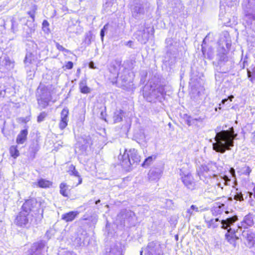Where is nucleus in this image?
Wrapping results in <instances>:
<instances>
[{
    "label": "nucleus",
    "mask_w": 255,
    "mask_h": 255,
    "mask_svg": "<svg viewBox=\"0 0 255 255\" xmlns=\"http://www.w3.org/2000/svg\"><path fill=\"white\" fill-rule=\"evenodd\" d=\"M237 136L232 128L230 131L222 130L216 133L215 142L213 143V149L217 152L224 153L227 150H230L234 146V140Z\"/></svg>",
    "instance_id": "obj_1"
},
{
    "label": "nucleus",
    "mask_w": 255,
    "mask_h": 255,
    "mask_svg": "<svg viewBox=\"0 0 255 255\" xmlns=\"http://www.w3.org/2000/svg\"><path fill=\"white\" fill-rule=\"evenodd\" d=\"M238 220V217L234 216L230 218H228L226 220H222L220 221L219 218L211 219L210 220L205 219V223L208 228L215 229L219 227L221 224V228L224 229H228L227 233L225 235L226 239L234 247L236 246L235 239L234 238V234L236 233L235 229H233L230 227L233 224Z\"/></svg>",
    "instance_id": "obj_2"
},
{
    "label": "nucleus",
    "mask_w": 255,
    "mask_h": 255,
    "mask_svg": "<svg viewBox=\"0 0 255 255\" xmlns=\"http://www.w3.org/2000/svg\"><path fill=\"white\" fill-rule=\"evenodd\" d=\"M118 158L125 168L136 166L141 161V156L135 148L126 149L123 154L120 153Z\"/></svg>",
    "instance_id": "obj_3"
},
{
    "label": "nucleus",
    "mask_w": 255,
    "mask_h": 255,
    "mask_svg": "<svg viewBox=\"0 0 255 255\" xmlns=\"http://www.w3.org/2000/svg\"><path fill=\"white\" fill-rule=\"evenodd\" d=\"M221 40L219 42L220 45H223V43H221ZM228 51L223 47L220 46L218 49V53L217 54L216 59L218 61V64L220 66H223L226 64V63L229 62L230 67L229 68H231L232 67V61H230L229 59V57L227 56Z\"/></svg>",
    "instance_id": "obj_4"
},
{
    "label": "nucleus",
    "mask_w": 255,
    "mask_h": 255,
    "mask_svg": "<svg viewBox=\"0 0 255 255\" xmlns=\"http://www.w3.org/2000/svg\"><path fill=\"white\" fill-rule=\"evenodd\" d=\"M32 222V215L21 210L16 216L14 223L16 225L22 227L28 226Z\"/></svg>",
    "instance_id": "obj_5"
},
{
    "label": "nucleus",
    "mask_w": 255,
    "mask_h": 255,
    "mask_svg": "<svg viewBox=\"0 0 255 255\" xmlns=\"http://www.w3.org/2000/svg\"><path fill=\"white\" fill-rule=\"evenodd\" d=\"M39 91H40L41 94H39L37 97L38 104L42 108H45L48 106L51 97L50 93L45 88L39 87L38 88V93Z\"/></svg>",
    "instance_id": "obj_6"
},
{
    "label": "nucleus",
    "mask_w": 255,
    "mask_h": 255,
    "mask_svg": "<svg viewBox=\"0 0 255 255\" xmlns=\"http://www.w3.org/2000/svg\"><path fill=\"white\" fill-rule=\"evenodd\" d=\"M148 88V86L144 87L143 94L144 97H146L147 100L150 102L152 100V99H156L160 96H163L165 94L164 87L163 86H159L156 89H153L152 92L149 93L146 91V89Z\"/></svg>",
    "instance_id": "obj_7"
},
{
    "label": "nucleus",
    "mask_w": 255,
    "mask_h": 255,
    "mask_svg": "<svg viewBox=\"0 0 255 255\" xmlns=\"http://www.w3.org/2000/svg\"><path fill=\"white\" fill-rule=\"evenodd\" d=\"M144 252V255H162V254L161 246L157 242L149 243Z\"/></svg>",
    "instance_id": "obj_8"
},
{
    "label": "nucleus",
    "mask_w": 255,
    "mask_h": 255,
    "mask_svg": "<svg viewBox=\"0 0 255 255\" xmlns=\"http://www.w3.org/2000/svg\"><path fill=\"white\" fill-rule=\"evenodd\" d=\"M39 206V205L36 199H30L26 200L22 206V210L30 214L31 212L37 211Z\"/></svg>",
    "instance_id": "obj_9"
},
{
    "label": "nucleus",
    "mask_w": 255,
    "mask_h": 255,
    "mask_svg": "<svg viewBox=\"0 0 255 255\" xmlns=\"http://www.w3.org/2000/svg\"><path fill=\"white\" fill-rule=\"evenodd\" d=\"M0 68L3 71H9L13 68L14 62L11 61L8 57L4 56L0 58Z\"/></svg>",
    "instance_id": "obj_10"
},
{
    "label": "nucleus",
    "mask_w": 255,
    "mask_h": 255,
    "mask_svg": "<svg viewBox=\"0 0 255 255\" xmlns=\"http://www.w3.org/2000/svg\"><path fill=\"white\" fill-rule=\"evenodd\" d=\"M182 181L184 185L189 189L193 190L196 188V184L191 174L188 173L182 176Z\"/></svg>",
    "instance_id": "obj_11"
},
{
    "label": "nucleus",
    "mask_w": 255,
    "mask_h": 255,
    "mask_svg": "<svg viewBox=\"0 0 255 255\" xmlns=\"http://www.w3.org/2000/svg\"><path fill=\"white\" fill-rule=\"evenodd\" d=\"M150 32L148 29L146 28L142 31H138L136 33L137 38L141 43L145 44L149 38Z\"/></svg>",
    "instance_id": "obj_12"
},
{
    "label": "nucleus",
    "mask_w": 255,
    "mask_h": 255,
    "mask_svg": "<svg viewBox=\"0 0 255 255\" xmlns=\"http://www.w3.org/2000/svg\"><path fill=\"white\" fill-rule=\"evenodd\" d=\"M44 246V243L42 241L34 243L30 250V254L31 255H39Z\"/></svg>",
    "instance_id": "obj_13"
},
{
    "label": "nucleus",
    "mask_w": 255,
    "mask_h": 255,
    "mask_svg": "<svg viewBox=\"0 0 255 255\" xmlns=\"http://www.w3.org/2000/svg\"><path fill=\"white\" fill-rule=\"evenodd\" d=\"M243 236L244 237L247 241V246L251 248H252L255 244V234L250 231H244L243 232Z\"/></svg>",
    "instance_id": "obj_14"
},
{
    "label": "nucleus",
    "mask_w": 255,
    "mask_h": 255,
    "mask_svg": "<svg viewBox=\"0 0 255 255\" xmlns=\"http://www.w3.org/2000/svg\"><path fill=\"white\" fill-rule=\"evenodd\" d=\"M162 170L160 168H155L150 169L148 172V178L150 181H156L160 179Z\"/></svg>",
    "instance_id": "obj_15"
},
{
    "label": "nucleus",
    "mask_w": 255,
    "mask_h": 255,
    "mask_svg": "<svg viewBox=\"0 0 255 255\" xmlns=\"http://www.w3.org/2000/svg\"><path fill=\"white\" fill-rule=\"evenodd\" d=\"M243 7L245 11V16L247 18L251 20L255 19V9L251 7V5L248 3V6L246 5L245 1L244 2Z\"/></svg>",
    "instance_id": "obj_16"
},
{
    "label": "nucleus",
    "mask_w": 255,
    "mask_h": 255,
    "mask_svg": "<svg viewBox=\"0 0 255 255\" xmlns=\"http://www.w3.org/2000/svg\"><path fill=\"white\" fill-rule=\"evenodd\" d=\"M68 114L69 111L68 109H63L61 113V121L59 124V128L61 129H63L67 126Z\"/></svg>",
    "instance_id": "obj_17"
},
{
    "label": "nucleus",
    "mask_w": 255,
    "mask_h": 255,
    "mask_svg": "<svg viewBox=\"0 0 255 255\" xmlns=\"http://www.w3.org/2000/svg\"><path fill=\"white\" fill-rule=\"evenodd\" d=\"M91 144H92V141L90 137H87L86 139L83 138V143H81L80 142H79L76 144V152H77V149L79 148L81 153H83L86 150L88 146Z\"/></svg>",
    "instance_id": "obj_18"
},
{
    "label": "nucleus",
    "mask_w": 255,
    "mask_h": 255,
    "mask_svg": "<svg viewBox=\"0 0 255 255\" xmlns=\"http://www.w3.org/2000/svg\"><path fill=\"white\" fill-rule=\"evenodd\" d=\"M117 83L122 87H126L129 83L128 74L127 71H125L121 76H117Z\"/></svg>",
    "instance_id": "obj_19"
},
{
    "label": "nucleus",
    "mask_w": 255,
    "mask_h": 255,
    "mask_svg": "<svg viewBox=\"0 0 255 255\" xmlns=\"http://www.w3.org/2000/svg\"><path fill=\"white\" fill-rule=\"evenodd\" d=\"M253 224V215L250 213L244 217L243 221L241 222V226H239L238 228H241L242 227L247 228L248 227L252 226Z\"/></svg>",
    "instance_id": "obj_20"
},
{
    "label": "nucleus",
    "mask_w": 255,
    "mask_h": 255,
    "mask_svg": "<svg viewBox=\"0 0 255 255\" xmlns=\"http://www.w3.org/2000/svg\"><path fill=\"white\" fill-rule=\"evenodd\" d=\"M79 214L78 211H70L64 214L61 216V219L66 222L73 221Z\"/></svg>",
    "instance_id": "obj_21"
},
{
    "label": "nucleus",
    "mask_w": 255,
    "mask_h": 255,
    "mask_svg": "<svg viewBox=\"0 0 255 255\" xmlns=\"http://www.w3.org/2000/svg\"><path fill=\"white\" fill-rule=\"evenodd\" d=\"M68 172L71 176H73L78 178V182L76 183L75 186H78V185L81 184L82 182V179L78 171L76 169L75 166L73 164L70 165L69 167Z\"/></svg>",
    "instance_id": "obj_22"
},
{
    "label": "nucleus",
    "mask_w": 255,
    "mask_h": 255,
    "mask_svg": "<svg viewBox=\"0 0 255 255\" xmlns=\"http://www.w3.org/2000/svg\"><path fill=\"white\" fill-rule=\"evenodd\" d=\"M28 131L26 129H24L20 131L17 135L16 142L17 144H23L27 139Z\"/></svg>",
    "instance_id": "obj_23"
},
{
    "label": "nucleus",
    "mask_w": 255,
    "mask_h": 255,
    "mask_svg": "<svg viewBox=\"0 0 255 255\" xmlns=\"http://www.w3.org/2000/svg\"><path fill=\"white\" fill-rule=\"evenodd\" d=\"M121 68V63L120 61H115L111 66L110 71L115 75H120L119 71Z\"/></svg>",
    "instance_id": "obj_24"
},
{
    "label": "nucleus",
    "mask_w": 255,
    "mask_h": 255,
    "mask_svg": "<svg viewBox=\"0 0 255 255\" xmlns=\"http://www.w3.org/2000/svg\"><path fill=\"white\" fill-rule=\"evenodd\" d=\"M36 185L40 188H46L51 186L52 182L47 179L40 178L37 180Z\"/></svg>",
    "instance_id": "obj_25"
},
{
    "label": "nucleus",
    "mask_w": 255,
    "mask_h": 255,
    "mask_svg": "<svg viewBox=\"0 0 255 255\" xmlns=\"http://www.w3.org/2000/svg\"><path fill=\"white\" fill-rule=\"evenodd\" d=\"M39 150L38 145L37 143L31 144L29 148V158L33 159L35 157V154Z\"/></svg>",
    "instance_id": "obj_26"
},
{
    "label": "nucleus",
    "mask_w": 255,
    "mask_h": 255,
    "mask_svg": "<svg viewBox=\"0 0 255 255\" xmlns=\"http://www.w3.org/2000/svg\"><path fill=\"white\" fill-rule=\"evenodd\" d=\"M79 88L81 93L84 94H88L90 93L91 90L87 86L86 80L83 79L81 80L79 83Z\"/></svg>",
    "instance_id": "obj_27"
},
{
    "label": "nucleus",
    "mask_w": 255,
    "mask_h": 255,
    "mask_svg": "<svg viewBox=\"0 0 255 255\" xmlns=\"http://www.w3.org/2000/svg\"><path fill=\"white\" fill-rule=\"evenodd\" d=\"M198 212V208L196 206L192 205L189 209H187L186 211V217L189 219L192 215L195 214V212Z\"/></svg>",
    "instance_id": "obj_28"
},
{
    "label": "nucleus",
    "mask_w": 255,
    "mask_h": 255,
    "mask_svg": "<svg viewBox=\"0 0 255 255\" xmlns=\"http://www.w3.org/2000/svg\"><path fill=\"white\" fill-rule=\"evenodd\" d=\"M35 61V56L31 53H27L24 59V63L33 64Z\"/></svg>",
    "instance_id": "obj_29"
},
{
    "label": "nucleus",
    "mask_w": 255,
    "mask_h": 255,
    "mask_svg": "<svg viewBox=\"0 0 255 255\" xmlns=\"http://www.w3.org/2000/svg\"><path fill=\"white\" fill-rule=\"evenodd\" d=\"M123 117V111L122 110L116 111L114 116V120L115 123H119L122 121Z\"/></svg>",
    "instance_id": "obj_30"
},
{
    "label": "nucleus",
    "mask_w": 255,
    "mask_h": 255,
    "mask_svg": "<svg viewBox=\"0 0 255 255\" xmlns=\"http://www.w3.org/2000/svg\"><path fill=\"white\" fill-rule=\"evenodd\" d=\"M133 15L135 17H137L139 14H142L144 12V9L141 4H139L134 6L133 9Z\"/></svg>",
    "instance_id": "obj_31"
},
{
    "label": "nucleus",
    "mask_w": 255,
    "mask_h": 255,
    "mask_svg": "<svg viewBox=\"0 0 255 255\" xmlns=\"http://www.w3.org/2000/svg\"><path fill=\"white\" fill-rule=\"evenodd\" d=\"M186 116L187 117V119H186V123L189 126H191L194 124H195L196 122L197 121H199L200 122H203V119H202L201 118H199L198 119L197 118L193 119L192 117H191L190 116H188L187 115H186Z\"/></svg>",
    "instance_id": "obj_32"
},
{
    "label": "nucleus",
    "mask_w": 255,
    "mask_h": 255,
    "mask_svg": "<svg viewBox=\"0 0 255 255\" xmlns=\"http://www.w3.org/2000/svg\"><path fill=\"white\" fill-rule=\"evenodd\" d=\"M60 193L63 196L67 197L68 193V186L65 183H61L60 185Z\"/></svg>",
    "instance_id": "obj_33"
},
{
    "label": "nucleus",
    "mask_w": 255,
    "mask_h": 255,
    "mask_svg": "<svg viewBox=\"0 0 255 255\" xmlns=\"http://www.w3.org/2000/svg\"><path fill=\"white\" fill-rule=\"evenodd\" d=\"M9 152L12 157L16 158L19 155V151L17 149V146L12 145L9 148Z\"/></svg>",
    "instance_id": "obj_34"
},
{
    "label": "nucleus",
    "mask_w": 255,
    "mask_h": 255,
    "mask_svg": "<svg viewBox=\"0 0 255 255\" xmlns=\"http://www.w3.org/2000/svg\"><path fill=\"white\" fill-rule=\"evenodd\" d=\"M156 156L152 155L146 158L143 162L142 163V166L143 167H146L150 165L153 162V161L155 159Z\"/></svg>",
    "instance_id": "obj_35"
},
{
    "label": "nucleus",
    "mask_w": 255,
    "mask_h": 255,
    "mask_svg": "<svg viewBox=\"0 0 255 255\" xmlns=\"http://www.w3.org/2000/svg\"><path fill=\"white\" fill-rule=\"evenodd\" d=\"M234 199L239 201H242L244 200L242 192L240 191L238 189H236V191L235 192Z\"/></svg>",
    "instance_id": "obj_36"
},
{
    "label": "nucleus",
    "mask_w": 255,
    "mask_h": 255,
    "mask_svg": "<svg viewBox=\"0 0 255 255\" xmlns=\"http://www.w3.org/2000/svg\"><path fill=\"white\" fill-rule=\"evenodd\" d=\"M209 171L206 164L202 165L197 170L198 175L200 177L204 173H207Z\"/></svg>",
    "instance_id": "obj_37"
},
{
    "label": "nucleus",
    "mask_w": 255,
    "mask_h": 255,
    "mask_svg": "<svg viewBox=\"0 0 255 255\" xmlns=\"http://www.w3.org/2000/svg\"><path fill=\"white\" fill-rule=\"evenodd\" d=\"M37 10V7L34 5L31 7V10L27 12L28 15H29L31 18V21L33 22L34 21L35 14Z\"/></svg>",
    "instance_id": "obj_38"
},
{
    "label": "nucleus",
    "mask_w": 255,
    "mask_h": 255,
    "mask_svg": "<svg viewBox=\"0 0 255 255\" xmlns=\"http://www.w3.org/2000/svg\"><path fill=\"white\" fill-rule=\"evenodd\" d=\"M224 206L223 204H222L221 206H219L217 207H214L212 209V213L214 215H217L218 214H220L222 212V207Z\"/></svg>",
    "instance_id": "obj_39"
},
{
    "label": "nucleus",
    "mask_w": 255,
    "mask_h": 255,
    "mask_svg": "<svg viewBox=\"0 0 255 255\" xmlns=\"http://www.w3.org/2000/svg\"><path fill=\"white\" fill-rule=\"evenodd\" d=\"M206 165L208 168L209 171H211L214 172L217 169L216 164L215 162H210L208 163Z\"/></svg>",
    "instance_id": "obj_40"
},
{
    "label": "nucleus",
    "mask_w": 255,
    "mask_h": 255,
    "mask_svg": "<svg viewBox=\"0 0 255 255\" xmlns=\"http://www.w3.org/2000/svg\"><path fill=\"white\" fill-rule=\"evenodd\" d=\"M228 7L236 6L238 3L237 0H225Z\"/></svg>",
    "instance_id": "obj_41"
},
{
    "label": "nucleus",
    "mask_w": 255,
    "mask_h": 255,
    "mask_svg": "<svg viewBox=\"0 0 255 255\" xmlns=\"http://www.w3.org/2000/svg\"><path fill=\"white\" fill-rule=\"evenodd\" d=\"M82 219L83 220H90L93 224H95L97 221L98 218L97 216L96 215L92 216L90 217V218H87L85 216H84L83 217Z\"/></svg>",
    "instance_id": "obj_42"
},
{
    "label": "nucleus",
    "mask_w": 255,
    "mask_h": 255,
    "mask_svg": "<svg viewBox=\"0 0 255 255\" xmlns=\"http://www.w3.org/2000/svg\"><path fill=\"white\" fill-rule=\"evenodd\" d=\"M108 28H109V24L107 23L104 26L103 28L101 30L100 35H101V37L102 41H103V39H104V37L105 36V32H107Z\"/></svg>",
    "instance_id": "obj_43"
},
{
    "label": "nucleus",
    "mask_w": 255,
    "mask_h": 255,
    "mask_svg": "<svg viewBox=\"0 0 255 255\" xmlns=\"http://www.w3.org/2000/svg\"><path fill=\"white\" fill-rule=\"evenodd\" d=\"M47 116V114L45 112H43L40 114V115L37 117V122L38 123H40L43 121L45 118Z\"/></svg>",
    "instance_id": "obj_44"
},
{
    "label": "nucleus",
    "mask_w": 255,
    "mask_h": 255,
    "mask_svg": "<svg viewBox=\"0 0 255 255\" xmlns=\"http://www.w3.org/2000/svg\"><path fill=\"white\" fill-rule=\"evenodd\" d=\"M55 45L57 49L59 51L65 52L66 53H69L70 51L64 47H63L62 45H61L58 42H55Z\"/></svg>",
    "instance_id": "obj_45"
},
{
    "label": "nucleus",
    "mask_w": 255,
    "mask_h": 255,
    "mask_svg": "<svg viewBox=\"0 0 255 255\" xmlns=\"http://www.w3.org/2000/svg\"><path fill=\"white\" fill-rule=\"evenodd\" d=\"M7 89L3 85H0V97H4L6 92Z\"/></svg>",
    "instance_id": "obj_46"
},
{
    "label": "nucleus",
    "mask_w": 255,
    "mask_h": 255,
    "mask_svg": "<svg viewBox=\"0 0 255 255\" xmlns=\"http://www.w3.org/2000/svg\"><path fill=\"white\" fill-rule=\"evenodd\" d=\"M42 25H43V29L44 31H46L48 30V28H47V27L49 25V23L47 22V21L44 20L42 23Z\"/></svg>",
    "instance_id": "obj_47"
},
{
    "label": "nucleus",
    "mask_w": 255,
    "mask_h": 255,
    "mask_svg": "<svg viewBox=\"0 0 255 255\" xmlns=\"http://www.w3.org/2000/svg\"><path fill=\"white\" fill-rule=\"evenodd\" d=\"M65 67L67 69H71L73 67V63L71 61L68 62L65 65Z\"/></svg>",
    "instance_id": "obj_48"
},
{
    "label": "nucleus",
    "mask_w": 255,
    "mask_h": 255,
    "mask_svg": "<svg viewBox=\"0 0 255 255\" xmlns=\"http://www.w3.org/2000/svg\"><path fill=\"white\" fill-rule=\"evenodd\" d=\"M234 98V96H230L227 99H223L222 102H221V103L222 104H225V103L226 102H228V100L229 99L230 100V101L231 102L232 101V99Z\"/></svg>",
    "instance_id": "obj_49"
},
{
    "label": "nucleus",
    "mask_w": 255,
    "mask_h": 255,
    "mask_svg": "<svg viewBox=\"0 0 255 255\" xmlns=\"http://www.w3.org/2000/svg\"><path fill=\"white\" fill-rule=\"evenodd\" d=\"M223 180L224 181V182L223 183L224 186L227 185L228 184V182L230 181V179L229 178V177L227 176H226V175H225L223 177Z\"/></svg>",
    "instance_id": "obj_50"
},
{
    "label": "nucleus",
    "mask_w": 255,
    "mask_h": 255,
    "mask_svg": "<svg viewBox=\"0 0 255 255\" xmlns=\"http://www.w3.org/2000/svg\"><path fill=\"white\" fill-rule=\"evenodd\" d=\"M251 172V169L249 166L245 167V170H244V172L245 174L249 175Z\"/></svg>",
    "instance_id": "obj_51"
},
{
    "label": "nucleus",
    "mask_w": 255,
    "mask_h": 255,
    "mask_svg": "<svg viewBox=\"0 0 255 255\" xmlns=\"http://www.w3.org/2000/svg\"><path fill=\"white\" fill-rule=\"evenodd\" d=\"M89 67L91 69H96V67L95 66V64L94 63V62L93 61H91L90 63H89Z\"/></svg>",
    "instance_id": "obj_52"
},
{
    "label": "nucleus",
    "mask_w": 255,
    "mask_h": 255,
    "mask_svg": "<svg viewBox=\"0 0 255 255\" xmlns=\"http://www.w3.org/2000/svg\"><path fill=\"white\" fill-rule=\"evenodd\" d=\"M230 172L233 177H235V171L233 168H231L230 170Z\"/></svg>",
    "instance_id": "obj_53"
},
{
    "label": "nucleus",
    "mask_w": 255,
    "mask_h": 255,
    "mask_svg": "<svg viewBox=\"0 0 255 255\" xmlns=\"http://www.w3.org/2000/svg\"><path fill=\"white\" fill-rule=\"evenodd\" d=\"M253 191L254 193L249 192V196L250 198H252V196H253V197L255 198V188L253 189Z\"/></svg>",
    "instance_id": "obj_54"
},
{
    "label": "nucleus",
    "mask_w": 255,
    "mask_h": 255,
    "mask_svg": "<svg viewBox=\"0 0 255 255\" xmlns=\"http://www.w3.org/2000/svg\"><path fill=\"white\" fill-rule=\"evenodd\" d=\"M247 58V57L246 56V57L244 59V61H243V68H244L245 67V66L248 65V62H247V60H246Z\"/></svg>",
    "instance_id": "obj_55"
},
{
    "label": "nucleus",
    "mask_w": 255,
    "mask_h": 255,
    "mask_svg": "<svg viewBox=\"0 0 255 255\" xmlns=\"http://www.w3.org/2000/svg\"><path fill=\"white\" fill-rule=\"evenodd\" d=\"M132 41H128L126 43V45L131 47L132 46Z\"/></svg>",
    "instance_id": "obj_56"
},
{
    "label": "nucleus",
    "mask_w": 255,
    "mask_h": 255,
    "mask_svg": "<svg viewBox=\"0 0 255 255\" xmlns=\"http://www.w3.org/2000/svg\"><path fill=\"white\" fill-rule=\"evenodd\" d=\"M225 44H226L227 48L229 49L231 46V43L228 40H227L225 42Z\"/></svg>",
    "instance_id": "obj_57"
},
{
    "label": "nucleus",
    "mask_w": 255,
    "mask_h": 255,
    "mask_svg": "<svg viewBox=\"0 0 255 255\" xmlns=\"http://www.w3.org/2000/svg\"><path fill=\"white\" fill-rule=\"evenodd\" d=\"M247 74L248 78H251L252 77V73L251 71L249 69H247Z\"/></svg>",
    "instance_id": "obj_58"
},
{
    "label": "nucleus",
    "mask_w": 255,
    "mask_h": 255,
    "mask_svg": "<svg viewBox=\"0 0 255 255\" xmlns=\"http://www.w3.org/2000/svg\"><path fill=\"white\" fill-rule=\"evenodd\" d=\"M66 255H76L75 254H74V253H71V252H68V253H67Z\"/></svg>",
    "instance_id": "obj_59"
},
{
    "label": "nucleus",
    "mask_w": 255,
    "mask_h": 255,
    "mask_svg": "<svg viewBox=\"0 0 255 255\" xmlns=\"http://www.w3.org/2000/svg\"><path fill=\"white\" fill-rule=\"evenodd\" d=\"M128 213L129 214L130 216H131L132 215H134V213L131 211L128 212Z\"/></svg>",
    "instance_id": "obj_60"
},
{
    "label": "nucleus",
    "mask_w": 255,
    "mask_h": 255,
    "mask_svg": "<svg viewBox=\"0 0 255 255\" xmlns=\"http://www.w3.org/2000/svg\"><path fill=\"white\" fill-rule=\"evenodd\" d=\"M253 74L255 76V66L252 69Z\"/></svg>",
    "instance_id": "obj_61"
},
{
    "label": "nucleus",
    "mask_w": 255,
    "mask_h": 255,
    "mask_svg": "<svg viewBox=\"0 0 255 255\" xmlns=\"http://www.w3.org/2000/svg\"><path fill=\"white\" fill-rule=\"evenodd\" d=\"M166 42H167V43H172V40H171V39H167V40H166Z\"/></svg>",
    "instance_id": "obj_62"
},
{
    "label": "nucleus",
    "mask_w": 255,
    "mask_h": 255,
    "mask_svg": "<svg viewBox=\"0 0 255 255\" xmlns=\"http://www.w3.org/2000/svg\"><path fill=\"white\" fill-rule=\"evenodd\" d=\"M217 185L218 187H221V188L223 189V187L222 186V184L221 183H218Z\"/></svg>",
    "instance_id": "obj_63"
},
{
    "label": "nucleus",
    "mask_w": 255,
    "mask_h": 255,
    "mask_svg": "<svg viewBox=\"0 0 255 255\" xmlns=\"http://www.w3.org/2000/svg\"><path fill=\"white\" fill-rule=\"evenodd\" d=\"M253 135L254 138V139L255 140V131L254 132H253Z\"/></svg>",
    "instance_id": "obj_64"
}]
</instances>
